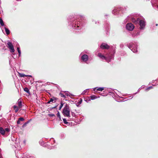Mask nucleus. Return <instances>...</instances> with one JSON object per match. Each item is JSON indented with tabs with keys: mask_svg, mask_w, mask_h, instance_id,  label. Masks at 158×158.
I'll return each instance as SVG.
<instances>
[{
	"mask_svg": "<svg viewBox=\"0 0 158 158\" xmlns=\"http://www.w3.org/2000/svg\"><path fill=\"white\" fill-rule=\"evenodd\" d=\"M100 47L103 49H108L110 48V46L105 43H102Z\"/></svg>",
	"mask_w": 158,
	"mask_h": 158,
	"instance_id": "nucleus-6",
	"label": "nucleus"
},
{
	"mask_svg": "<svg viewBox=\"0 0 158 158\" xmlns=\"http://www.w3.org/2000/svg\"><path fill=\"white\" fill-rule=\"evenodd\" d=\"M139 18L137 19V20H136L135 19L133 18L131 19V21L134 24H136L139 23Z\"/></svg>",
	"mask_w": 158,
	"mask_h": 158,
	"instance_id": "nucleus-8",
	"label": "nucleus"
},
{
	"mask_svg": "<svg viewBox=\"0 0 158 158\" xmlns=\"http://www.w3.org/2000/svg\"><path fill=\"white\" fill-rule=\"evenodd\" d=\"M5 31L6 33V34L7 35H8L10 33V31L6 27H5Z\"/></svg>",
	"mask_w": 158,
	"mask_h": 158,
	"instance_id": "nucleus-14",
	"label": "nucleus"
},
{
	"mask_svg": "<svg viewBox=\"0 0 158 158\" xmlns=\"http://www.w3.org/2000/svg\"><path fill=\"white\" fill-rule=\"evenodd\" d=\"M13 108L14 110H15V112L16 113L17 112L18 110H19V108L18 107L16 106H13Z\"/></svg>",
	"mask_w": 158,
	"mask_h": 158,
	"instance_id": "nucleus-13",
	"label": "nucleus"
},
{
	"mask_svg": "<svg viewBox=\"0 0 158 158\" xmlns=\"http://www.w3.org/2000/svg\"><path fill=\"white\" fill-rule=\"evenodd\" d=\"M56 115L60 118V113H59V111H58V112H57V113L56 114Z\"/></svg>",
	"mask_w": 158,
	"mask_h": 158,
	"instance_id": "nucleus-23",
	"label": "nucleus"
},
{
	"mask_svg": "<svg viewBox=\"0 0 158 158\" xmlns=\"http://www.w3.org/2000/svg\"><path fill=\"white\" fill-rule=\"evenodd\" d=\"M126 27L128 30L131 31L134 28V26L132 23H129L127 24Z\"/></svg>",
	"mask_w": 158,
	"mask_h": 158,
	"instance_id": "nucleus-3",
	"label": "nucleus"
},
{
	"mask_svg": "<svg viewBox=\"0 0 158 158\" xmlns=\"http://www.w3.org/2000/svg\"><path fill=\"white\" fill-rule=\"evenodd\" d=\"M98 56L102 59H104L106 60L108 63L110 61V60L112 57V56H108L106 57L105 56L102 55L101 53H99L98 54Z\"/></svg>",
	"mask_w": 158,
	"mask_h": 158,
	"instance_id": "nucleus-2",
	"label": "nucleus"
},
{
	"mask_svg": "<svg viewBox=\"0 0 158 158\" xmlns=\"http://www.w3.org/2000/svg\"><path fill=\"white\" fill-rule=\"evenodd\" d=\"M90 98L92 100H93L98 98L97 96L95 95H91L90 96Z\"/></svg>",
	"mask_w": 158,
	"mask_h": 158,
	"instance_id": "nucleus-12",
	"label": "nucleus"
},
{
	"mask_svg": "<svg viewBox=\"0 0 158 158\" xmlns=\"http://www.w3.org/2000/svg\"><path fill=\"white\" fill-rule=\"evenodd\" d=\"M59 95H60V96L61 97H63V98H65L66 97L62 93H60L59 94Z\"/></svg>",
	"mask_w": 158,
	"mask_h": 158,
	"instance_id": "nucleus-20",
	"label": "nucleus"
},
{
	"mask_svg": "<svg viewBox=\"0 0 158 158\" xmlns=\"http://www.w3.org/2000/svg\"><path fill=\"white\" fill-rule=\"evenodd\" d=\"M89 101H90V99H89Z\"/></svg>",
	"mask_w": 158,
	"mask_h": 158,
	"instance_id": "nucleus-34",
	"label": "nucleus"
},
{
	"mask_svg": "<svg viewBox=\"0 0 158 158\" xmlns=\"http://www.w3.org/2000/svg\"><path fill=\"white\" fill-rule=\"evenodd\" d=\"M56 106H55V107H53V108H56Z\"/></svg>",
	"mask_w": 158,
	"mask_h": 158,
	"instance_id": "nucleus-33",
	"label": "nucleus"
},
{
	"mask_svg": "<svg viewBox=\"0 0 158 158\" xmlns=\"http://www.w3.org/2000/svg\"><path fill=\"white\" fill-rule=\"evenodd\" d=\"M7 45L8 48L10 50V51L12 52H14L15 51L14 46L11 42H8L7 43Z\"/></svg>",
	"mask_w": 158,
	"mask_h": 158,
	"instance_id": "nucleus-5",
	"label": "nucleus"
},
{
	"mask_svg": "<svg viewBox=\"0 0 158 158\" xmlns=\"http://www.w3.org/2000/svg\"><path fill=\"white\" fill-rule=\"evenodd\" d=\"M0 133L2 135H4L5 134L4 129L2 127H0Z\"/></svg>",
	"mask_w": 158,
	"mask_h": 158,
	"instance_id": "nucleus-11",
	"label": "nucleus"
},
{
	"mask_svg": "<svg viewBox=\"0 0 158 158\" xmlns=\"http://www.w3.org/2000/svg\"><path fill=\"white\" fill-rule=\"evenodd\" d=\"M82 101V100L81 99L79 101L78 103L79 104H81Z\"/></svg>",
	"mask_w": 158,
	"mask_h": 158,
	"instance_id": "nucleus-28",
	"label": "nucleus"
},
{
	"mask_svg": "<svg viewBox=\"0 0 158 158\" xmlns=\"http://www.w3.org/2000/svg\"><path fill=\"white\" fill-rule=\"evenodd\" d=\"M104 88L103 87H100V88H95L94 89V90L95 91H102L103 90H104Z\"/></svg>",
	"mask_w": 158,
	"mask_h": 158,
	"instance_id": "nucleus-10",
	"label": "nucleus"
},
{
	"mask_svg": "<svg viewBox=\"0 0 158 158\" xmlns=\"http://www.w3.org/2000/svg\"><path fill=\"white\" fill-rule=\"evenodd\" d=\"M81 58L84 61H86L88 60V57L87 55L84 54L81 56Z\"/></svg>",
	"mask_w": 158,
	"mask_h": 158,
	"instance_id": "nucleus-7",
	"label": "nucleus"
},
{
	"mask_svg": "<svg viewBox=\"0 0 158 158\" xmlns=\"http://www.w3.org/2000/svg\"><path fill=\"white\" fill-rule=\"evenodd\" d=\"M139 23L140 25V29H142L145 27V22L143 20H139Z\"/></svg>",
	"mask_w": 158,
	"mask_h": 158,
	"instance_id": "nucleus-4",
	"label": "nucleus"
},
{
	"mask_svg": "<svg viewBox=\"0 0 158 158\" xmlns=\"http://www.w3.org/2000/svg\"><path fill=\"white\" fill-rule=\"evenodd\" d=\"M132 51L134 52H136L137 51V50L136 49H132L131 50Z\"/></svg>",
	"mask_w": 158,
	"mask_h": 158,
	"instance_id": "nucleus-26",
	"label": "nucleus"
},
{
	"mask_svg": "<svg viewBox=\"0 0 158 158\" xmlns=\"http://www.w3.org/2000/svg\"><path fill=\"white\" fill-rule=\"evenodd\" d=\"M28 123V122H27L26 123H24L23 125V126H26V124Z\"/></svg>",
	"mask_w": 158,
	"mask_h": 158,
	"instance_id": "nucleus-30",
	"label": "nucleus"
},
{
	"mask_svg": "<svg viewBox=\"0 0 158 158\" xmlns=\"http://www.w3.org/2000/svg\"><path fill=\"white\" fill-rule=\"evenodd\" d=\"M17 124H19L20 123V121L19 119L17 122Z\"/></svg>",
	"mask_w": 158,
	"mask_h": 158,
	"instance_id": "nucleus-29",
	"label": "nucleus"
},
{
	"mask_svg": "<svg viewBox=\"0 0 158 158\" xmlns=\"http://www.w3.org/2000/svg\"><path fill=\"white\" fill-rule=\"evenodd\" d=\"M50 115L51 116H55V115L53 114H50Z\"/></svg>",
	"mask_w": 158,
	"mask_h": 158,
	"instance_id": "nucleus-31",
	"label": "nucleus"
},
{
	"mask_svg": "<svg viewBox=\"0 0 158 158\" xmlns=\"http://www.w3.org/2000/svg\"><path fill=\"white\" fill-rule=\"evenodd\" d=\"M157 24H156V26H157Z\"/></svg>",
	"mask_w": 158,
	"mask_h": 158,
	"instance_id": "nucleus-35",
	"label": "nucleus"
},
{
	"mask_svg": "<svg viewBox=\"0 0 158 158\" xmlns=\"http://www.w3.org/2000/svg\"><path fill=\"white\" fill-rule=\"evenodd\" d=\"M63 103L62 102H61L60 105V106L59 108V110H60V109H61L63 106Z\"/></svg>",
	"mask_w": 158,
	"mask_h": 158,
	"instance_id": "nucleus-21",
	"label": "nucleus"
},
{
	"mask_svg": "<svg viewBox=\"0 0 158 158\" xmlns=\"http://www.w3.org/2000/svg\"><path fill=\"white\" fill-rule=\"evenodd\" d=\"M4 131H5V133L8 132L10 131V129L8 128H6L5 129Z\"/></svg>",
	"mask_w": 158,
	"mask_h": 158,
	"instance_id": "nucleus-17",
	"label": "nucleus"
},
{
	"mask_svg": "<svg viewBox=\"0 0 158 158\" xmlns=\"http://www.w3.org/2000/svg\"><path fill=\"white\" fill-rule=\"evenodd\" d=\"M63 122L64 123L66 124H68V122H67V121L66 120V119L65 118H63Z\"/></svg>",
	"mask_w": 158,
	"mask_h": 158,
	"instance_id": "nucleus-22",
	"label": "nucleus"
},
{
	"mask_svg": "<svg viewBox=\"0 0 158 158\" xmlns=\"http://www.w3.org/2000/svg\"><path fill=\"white\" fill-rule=\"evenodd\" d=\"M18 119L20 121H23L24 120V118H23L22 117H20V118H19Z\"/></svg>",
	"mask_w": 158,
	"mask_h": 158,
	"instance_id": "nucleus-24",
	"label": "nucleus"
},
{
	"mask_svg": "<svg viewBox=\"0 0 158 158\" xmlns=\"http://www.w3.org/2000/svg\"><path fill=\"white\" fill-rule=\"evenodd\" d=\"M24 90L25 91L28 93V94H30V91L28 89L27 87H25L24 88Z\"/></svg>",
	"mask_w": 158,
	"mask_h": 158,
	"instance_id": "nucleus-15",
	"label": "nucleus"
},
{
	"mask_svg": "<svg viewBox=\"0 0 158 158\" xmlns=\"http://www.w3.org/2000/svg\"><path fill=\"white\" fill-rule=\"evenodd\" d=\"M30 77H31V75L29 76Z\"/></svg>",
	"mask_w": 158,
	"mask_h": 158,
	"instance_id": "nucleus-36",
	"label": "nucleus"
},
{
	"mask_svg": "<svg viewBox=\"0 0 158 158\" xmlns=\"http://www.w3.org/2000/svg\"><path fill=\"white\" fill-rule=\"evenodd\" d=\"M52 98H54V99L52 98H51L50 99V102H53V101H54V99H56V98L54 97H53Z\"/></svg>",
	"mask_w": 158,
	"mask_h": 158,
	"instance_id": "nucleus-25",
	"label": "nucleus"
},
{
	"mask_svg": "<svg viewBox=\"0 0 158 158\" xmlns=\"http://www.w3.org/2000/svg\"><path fill=\"white\" fill-rule=\"evenodd\" d=\"M152 88V87H149L148 88H147L146 90H149L151 89Z\"/></svg>",
	"mask_w": 158,
	"mask_h": 158,
	"instance_id": "nucleus-27",
	"label": "nucleus"
},
{
	"mask_svg": "<svg viewBox=\"0 0 158 158\" xmlns=\"http://www.w3.org/2000/svg\"><path fill=\"white\" fill-rule=\"evenodd\" d=\"M17 104L18 105V107L19 108H22V105L21 100H20V99H19L17 102Z\"/></svg>",
	"mask_w": 158,
	"mask_h": 158,
	"instance_id": "nucleus-9",
	"label": "nucleus"
},
{
	"mask_svg": "<svg viewBox=\"0 0 158 158\" xmlns=\"http://www.w3.org/2000/svg\"><path fill=\"white\" fill-rule=\"evenodd\" d=\"M17 49L18 52L19 53V56H20L21 53L20 50L19 48V47H18L17 48Z\"/></svg>",
	"mask_w": 158,
	"mask_h": 158,
	"instance_id": "nucleus-19",
	"label": "nucleus"
},
{
	"mask_svg": "<svg viewBox=\"0 0 158 158\" xmlns=\"http://www.w3.org/2000/svg\"><path fill=\"white\" fill-rule=\"evenodd\" d=\"M19 76L21 77H25L27 76L26 75L23 73H19Z\"/></svg>",
	"mask_w": 158,
	"mask_h": 158,
	"instance_id": "nucleus-18",
	"label": "nucleus"
},
{
	"mask_svg": "<svg viewBox=\"0 0 158 158\" xmlns=\"http://www.w3.org/2000/svg\"><path fill=\"white\" fill-rule=\"evenodd\" d=\"M0 23L2 26L4 25V23L2 19L0 18Z\"/></svg>",
	"mask_w": 158,
	"mask_h": 158,
	"instance_id": "nucleus-16",
	"label": "nucleus"
},
{
	"mask_svg": "<svg viewBox=\"0 0 158 158\" xmlns=\"http://www.w3.org/2000/svg\"><path fill=\"white\" fill-rule=\"evenodd\" d=\"M70 112V107L69 105L66 104L63 109L62 113L64 116L69 117Z\"/></svg>",
	"mask_w": 158,
	"mask_h": 158,
	"instance_id": "nucleus-1",
	"label": "nucleus"
},
{
	"mask_svg": "<svg viewBox=\"0 0 158 158\" xmlns=\"http://www.w3.org/2000/svg\"><path fill=\"white\" fill-rule=\"evenodd\" d=\"M51 102H50V101L49 100V101H48V102H47V103H51Z\"/></svg>",
	"mask_w": 158,
	"mask_h": 158,
	"instance_id": "nucleus-32",
	"label": "nucleus"
}]
</instances>
